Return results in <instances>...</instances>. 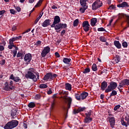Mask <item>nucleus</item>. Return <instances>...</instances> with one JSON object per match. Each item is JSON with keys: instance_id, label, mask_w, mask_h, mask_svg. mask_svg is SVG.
<instances>
[{"instance_id": "f257e3e1", "label": "nucleus", "mask_w": 129, "mask_h": 129, "mask_svg": "<svg viewBox=\"0 0 129 129\" xmlns=\"http://www.w3.org/2000/svg\"><path fill=\"white\" fill-rule=\"evenodd\" d=\"M61 19L59 16H55L54 18V21L51 25V28H54L56 32L59 33L63 29H66L68 27L67 24L60 23Z\"/></svg>"}, {"instance_id": "f03ea898", "label": "nucleus", "mask_w": 129, "mask_h": 129, "mask_svg": "<svg viewBox=\"0 0 129 129\" xmlns=\"http://www.w3.org/2000/svg\"><path fill=\"white\" fill-rule=\"evenodd\" d=\"M19 124V121L16 120H12L8 123L4 127V129H13L17 126Z\"/></svg>"}, {"instance_id": "7ed1b4c3", "label": "nucleus", "mask_w": 129, "mask_h": 129, "mask_svg": "<svg viewBox=\"0 0 129 129\" xmlns=\"http://www.w3.org/2000/svg\"><path fill=\"white\" fill-rule=\"evenodd\" d=\"M125 85H126V86H128L129 85L128 79H124L119 82V85L117 87V89L120 93H122V89L121 88H123L124 86H125Z\"/></svg>"}, {"instance_id": "20e7f679", "label": "nucleus", "mask_w": 129, "mask_h": 129, "mask_svg": "<svg viewBox=\"0 0 129 129\" xmlns=\"http://www.w3.org/2000/svg\"><path fill=\"white\" fill-rule=\"evenodd\" d=\"M117 87V84L114 81H111L108 86L107 88L105 90V93H108L110 91L115 90Z\"/></svg>"}, {"instance_id": "39448f33", "label": "nucleus", "mask_w": 129, "mask_h": 129, "mask_svg": "<svg viewBox=\"0 0 129 129\" xmlns=\"http://www.w3.org/2000/svg\"><path fill=\"white\" fill-rule=\"evenodd\" d=\"M25 78L27 79H32L34 82H36L37 81L36 76L34 74L32 73V72H31L30 71H29L27 74L25 75Z\"/></svg>"}, {"instance_id": "423d86ee", "label": "nucleus", "mask_w": 129, "mask_h": 129, "mask_svg": "<svg viewBox=\"0 0 129 129\" xmlns=\"http://www.w3.org/2000/svg\"><path fill=\"white\" fill-rule=\"evenodd\" d=\"M103 4L100 0L96 1L92 5V10H96L98 8H100L102 6Z\"/></svg>"}, {"instance_id": "0eeeda50", "label": "nucleus", "mask_w": 129, "mask_h": 129, "mask_svg": "<svg viewBox=\"0 0 129 129\" xmlns=\"http://www.w3.org/2000/svg\"><path fill=\"white\" fill-rule=\"evenodd\" d=\"M50 47L47 46L43 47V50L41 51V56L42 58L46 57V55L50 52Z\"/></svg>"}, {"instance_id": "6e6552de", "label": "nucleus", "mask_w": 129, "mask_h": 129, "mask_svg": "<svg viewBox=\"0 0 129 129\" xmlns=\"http://www.w3.org/2000/svg\"><path fill=\"white\" fill-rule=\"evenodd\" d=\"M82 27H83V30L86 32H88L90 29V24H89V21H84L82 23Z\"/></svg>"}, {"instance_id": "1a4fd4ad", "label": "nucleus", "mask_w": 129, "mask_h": 129, "mask_svg": "<svg viewBox=\"0 0 129 129\" xmlns=\"http://www.w3.org/2000/svg\"><path fill=\"white\" fill-rule=\"evenodd\" d=\"M119 15L120 18H123L127 21V24H128L127 26L125 27L124 29H123V30H126L127 28L129 27V16L124 14H119Z\"/></svg>"}, {"instance_id": "9d476101", "label": "nucleus", "mask_w": 129, "mask_h": 129, "mask_svg": "<svg viewBox=\"0 0 129 129\" xmlns=\"http://www.w3.org/2000/svg\"><path fill=\"white\" fill-rule=\"evenodd\" d=\"M24 60L28 64H29L30 63H31V61L32 60L31 53H26L24 56Z\"/></svg>"}, {"instance_id": "9b49d317", "label": "nucleus", "mask_w": 129, "mask_h": 129, "mask_svg": "<svg viewBox=\"0 0 129 129\" xmlns=\"http://www.w3.org/2000/svg\"><path fill=\"white\" fill-rule=\"evenodd\" d=\"M10 80H13V81L15 82L16 83H18L17 84H19L20 83H22V80L19 77H15L13 74L11 75Z\"/></svg>"}, {"instance_id": "f8f14e48", "label": "nucleus", "mask_w": 129, "mask_h": 129, "mask_svg": "<svg viewBox=\"0 0 129 129\" xmlns=\"http://www.w3.org/2000/svg\"><path fill=\"white\" fill-rule=\"evenodd\" d=\"M61 97L64 100L66 103H68V104H72L73 101V99L72 97L68 96L67 95L61 96Z\"/></svg>"}, {"instance_id": "ddd939ff", "label": "nucleus", "mask_w": 129, "mask_h": 129, "mask_svg": "<svg viewBox=\"0 0 129 129\" xmlns=\"http://www.w3.org/2000/svg\"><path fill=\"white\" fill-rule=\"evenodd\" d=\"M108 121L109 122L110 126L113 128L115 126V117L114 116H112V117H110L108 116Z\"/></svg>"}, {"instance_id": "4468645a", "label": "nucleus", "mask_w": 129, "mask_h": 129, "mask_svg": "<svg viewBox=\"0 0 129 129\" xmlns=\"http://www.w3.org/2000/svg\"><path fill=\"white\" fill-rule=\"evenodd\" d=\"M43 80L44 81H52V73H48L44 75V77L43 78Z\"/></svg>"}, {"instance_id": "2eb2a0df", "label": "nucleus", "mask_w": 129, "mask_h": 129, "mask_svg": "<svg viewBox=\"0 0 129 129\" xmlns=\"http://www.w3.org/2000/svg\"><path fill=\"white\" fill-rule=\"evenodd\" d=\"M62 61L64 64H68L69 66H72V60L71 58L64 57Z\"/></svg>"}, {"instance_id": "dca6fc26", "label": "nucleus", "mask_w": 129, "mask_h": 129, "mask_svg": "<svg viewBox=\"0 0 129 129\" xmlns=\"http://www.w3.org/2000/svg\"><path fill=\"white\" fill-rule=\"evenodd\" d=\"M86 110V108L85 107H79L77 110V109H74L73 111V113L76 114L77 113H79L80 112H83L84 110Z\"/></svg>"}, {"instance_id": "f3484780", "label": "nucleus", "mask_w": 129, "mask_h": 129, "mask_svg": "<svg viewBox=\"0 0 129 129\" xmlns=\"http://www.w3.org/2000/svg\"><path fill=\"white\" fill-rule=\"evenodd\" d=\"M50 22H51V20H50L49 19L45 20L44 21V22L41 24V25L43 27H48V26L50 25V24H51Z\"/></svg>"}, {"instance_id": "a211bd4d", "label": "nucleus", "mask_w": 129, "mask_h": 129, "mask_svg": "<svg viewBox=\"0 0 129 129\" xmlns=\"http://www.w3.org/2000/svg\"><path fill=\"white\" fill-rule=\"evenodd\" d=\"M14 89V86H10L7 83H6L5 86L3 87V89L6 91H10L11 90H13Z\"/></svg>"}, {"instance_id": "6ab92c4d", "label": "nucleus", "mask_w": 129, "mask_h": 129, "mask_svg": "<svg viewBox=\"0 0 129 129\" xmlns=\"http://www.w3.org/2000/svg\"><path fill=\"white\" fill-rule=\"evenodd\" d=\"M117 7L118 8H128L129 7V5L126 2H124L121 4H118Z\"/></svg>"}, {"instance_id": "aec40b11", "label": "nucleus", "mask_w": 129, "mask_h": 129, "mask_svg": "<svg viewBox=\"0 0 129 129\" xmlns=\"http://www.w3.org/2000/svg\"><path fill=\"white\" fill-rule=\"evenodd\" d=\"M108 84L107 82L104 81L102 82L101 88L102 91H104L105 89L107 87Z\"/></svg>"}, {"instance_id": "412c9836", "label": "nucleus", "mask_w": 129, "mask_h": 129, "mask_svg": "<svg viewBox=\"0 0 129 129\" xmlns=\"http://www.w3.org/2000/svg\"><path fill=\"white\" fill-rule=\"evenodd\" d=\"M113 44L117 48L120 49L121 48V44L120 43L119 41L115 40Z\"/></svg>"}, {"instance_id": "4be33fe9", "label": "nucleus", "mask_w": 129, "mask_h": 129, "mask_svg": "<svg viewBox=\"0 0 129 129\" xmlns=\"http://www.w3.org/2000/svg\"><path fill=\"white\" fill-rule=\"evenodd\" d=\"M97 23V19L96 18H93L91 19L90 24L92 26H95Z\"/></svg>"}, {"instance_id": "5701e85b", "label": "nucleus", "mask_w": 129, "mask_h": 129, "mask_svg": "<svg viewBox=\"0 0 129 129\" xmlns=\"http://www.w3.org/2000/svg\"><path fill=\"white\" fill-rule=\"evenodd\" d=\"M89 95V93L87 92H82L81 94V99L82 100H84L86 98V97Z\"/></svg>"}, {"instance_id": "b1692460", "label": "nucleus", "mask_w": 129, "mask_h": 129, "mask_svg": "<svg viewBox=\"0 0 129 129\" xmlns=\"http://www.w3.org/2000/svg\"><path fill=\"white\" fill-rule=\"evenodd\" d=\"M17 111H18V109H13L11 110V116L13 117V118H15L14 117L17 115Z\"/></svg>"}, {"instance_id": "393cba45", "label": "nucleus", "mask_w": 129, "mask_h": 129, "mask_svg": "<svg viewBox=\"0 0 129 129\" xmlns=\"http://www.w3.org/2000/svg\"><path fill=\"white\" fill-rule=\"evenodd\" d=\"M92 121H93V118H89V117H85V118L84 119V122L85 123H88V124Z\"/></svg>"}, {"instance_id": "a878e982", "label": "nucleus", "mask_w": 129, "mask_h": 129, "mask_svg": "<svg viewBox=\"0 0 129 129\" xmlns=\"http://www.w3.org/2000/svg\"><path fill=\"white\" fill-rule=\"evenodd\" d=\"M28 106L29 108H33L36 107V103L34 102H31L28 103Z\"/></svg>"}, {"instance_id": "bb28decb", "label": "nucleus", "mask_w": 129, "mask_h": 129, "mask_svg": "<svg viewBox=\"0 0 129 129\" xmlns=\"http://www.w3.org/2000/svg\"><path fill=\"white\" fill-rule=\"evenodd\" d=\"M88 8V6H84V7H83V8H81L80 9V12L82 13H84L85 12V10H87Z\"/></svg>"}, {"instance_id": "cd10ccee", "label": "nucleus", "mask_w": 129, "mask_h": 129, "mask_svg": "<svg viewBox=\"0 0 129 129\" xmlns=\"http://www.w3.org/2000/svg\"><path fill=\"white\" fill-rule=\"evenodd\" d=\"M66 90L71 91L72 85L69 83L66 84Z\"/></svg>"}, {"instance_id": "c85d7f7f", "label": "nucleus", "mask_w": 129, "mask_h": 129, "mask_svg": "<svg viewBox=\"0 0 129 129\" xmlns=\"http://www.w3.org/2000/svg\"><path fill=\"white\" fill-rule=\"evenodd\" d=\"M111 91H112V92L110 93L109 96L108 97V98H110L111 97L113 96H115L117 94L116 91H115L114 90H113Z\"/></svg>"}, {"instance_id": "c756f323", "label": "nucleus", "mask_w": 129, "mask_h": 129, "mask_svg": "<svg viewBox=\"0 0 129 129\" xmlns=\"http://www.w3.org/2000/svg\"><path fill=\"white\" fill-rule=\"evenodd\" d=\"M92 70L94 72H96L98 70L96 64L93 63L92 66Z\"/></svg>"}, {"instance_id": "7c9ffc66", "label": "nucleus", "mask_w": 129, "mask_h": 129, "mask_svg": "<svg viewBox=\"0 0 129 129\" xmlns=\"http://www.w3.org/2000/svg\"><path fill=\"white\" fill-rule=\"evenodd\" d=\"M99 40L102 42H106L107 41V38H106L104 36L100 37Z\"/></svg>"}, {"instance_id": "2f4dec72", "label": "nucleus", "mask_w": 129, "mask_h": 129, "mask_svg": "<svg viewBox=\"0 0 129 129\" xmlns=\"http://www.w3.org/2000/svg\"><path fill=\"white\" fill-rule=\"evenodd\" d=\"M80 3L82 7L87 6V3L85 2V0H80Z\"/></svg>"}, {"instance_id": "473e14b6", "label": "nucleus", "mask_w": 129, "mask_h": 129, "mask_svg": "<svg viewBox=\"0 0 129 129\" xmlns=\"http://www.w3.org/2000/svg\"><path fill=\"white\" fill-rule=\"evenodd\" d=\"M75 97H76V99L78 100V101H80L81 99V94L79 95V93H76L75 94Z\"/></svg>"}, {"instance_id": "72a5a7b5", "label": "nucleus", "mask_w": 129, "mask_h": 129, "mask_svg": "<svg viewBox=\"0 0 129 129\" xmlns=\"http://www.w3.org/2000/svg\"><path fill=\"white\" fill-rule=\"evenodd\" d=\"M79 24V19H76L73 23V26L74 27H77L78 24Z\"/></svg>"}, {"instance_id": "f704fd0d", "label": "nucleus", "mask_w": 129, "mask_h": 129, "mask_svg": "<svg viewBox=\"0 0 129 129\" xmlns=\"http://www.w3.org/2000/svg\"><path fill=\"white\" fill-rule=\"evenodd\" d=\"M43 0H39L36 5L34 6V8H37L41 6Z\"/></svg>"}, {"instance_id": "c9c22d12", "label": "nucleus", "mask_w": 129, "mask_h": 129, "mask_svg": "<svg viewBox=\"0 0 129 129\" xmlns=\"http://www.w3.org/2000/svg\"><path fill=\"white\" fill-rule=\"evenodd\" d=\"M90 72V68L88 67L84 70V72H83V73L84 74H86Z\"/></svg>"}, {"instance_id": "e433bc0d", "label": "nucleus", "mask_w": 129, "mask_h": 129, "mask_svg": "<svg viewBox=\"0 0 129 129\" xmlns=\"http://www.w3.org/2000/svg\"><path fill=\"white\" fill-rule=\"evenodd\" d=\"M42 97V95H40V94H36L35 96V99L37 100L40 99Z\"/></svg>"}, {"instance_id": "4c0bfd02", "label": "nucleus", "mask_w": 129, "mask_h": 129, "mask_svg": "<svg viewBox=\"0 0 129 129\" xmlns=\"http://www.w3.org/2000/svg\"><path fill=\"white\" fill-rule=\"evenodd\" d=\"M120 60H121V56L119 55H116V59H115L116 63H118V62L120 61Z\"/></svg>"}, {"instance_id": "58836bf2", "label": "nucleus", "mask_w": 129, "mask_h": 129, "mask_svg": "<svg viewBox=\"0 0 129 129\" xmlns=\"http://www.w3.org/2000/svg\"><path fill=\"white\" fill-rule=\"evenodd\" d=\"M47 87H48V86L46 84H40L39 85V88L40 89H45V88H46Z\"/></svg>"}, {"instance_id": "ea45409f", "label": "nucleus", "mask_w": 129, "mask_h": 129, "mask_svg": "<svg viewBox=\"0 0 129 129\" xmlns=\"http://www.w3.org/2000/svg\"><path fill=\"white\" fill-rule=\"evenodd\" d=\"M97 31L99 32H106V29L105 28H104L103 27L98 28L97 29Z\"/></svg>"}, {"instance_id": "a19ab883", "label": "nucleus", "mask_w": 129, "mask_h": 129, "mask_svg": "<svg viewBox=\"0 0 129 129\" xmlns=\"http://www.w3.org/2000/svg\"><path fill=\"white\" fill-rule=\"evenodd\" d=\"M42 15H39V17H38L34 21V24L36 25L39 21V20L42 18Z\"/></svg>"}, {"instance_id": "79ce46f5", "label": "nucleus", "mask_w": 129, "mask_h": 129, "mask_svg": "<svg viewBox=\"0 0 129 129\" xmlns=\"http://www.w3.org/2000/svg\"><path fill=\"white\" fill-rule=\"evenodd\" d=\"M22 56H24V53L19 51L17 54V57L19 58L22 57Z\"/></svg>"}, {"instance_id": "37998d69", "label": "nucleus", "mask_w": 129, "mask_h": 129, "mask_svg": "<svg viewBox=\"0 0 129 129\" xmlns=\"http://www.w3.org/2000/svg\"><path fill=\"white\" fill-rule=\"evenodd\" d=\"M116 8V6L113 5H111L109 6V7H108V9L109 10H114Z\"/></svg>"}, {"instance_id": "c03bdc74", "label": "nucleus", "mask_w": 129, "mask_h": 129, "mask_svg": "<svg viewBox=\"0 0 129 129\" xmlns=\"http://www.w3.org/2000/svg\"><path fill=\"white\" fill-rule=\"evenodd\" d=\"M121 123L122 125L125 126V127L127 126V125L126 124V122L124 120V119H121Z\"/></svg>"}, {"instance_id": "a18cd8bd", "label": "nucleus", "mask_w": 129, "mask_h": 129, "mask_svg": "<svg viewBox=\"0 0 129 129\" xmlns=\"http://www.w3.org/2000/svg\"><path fill=\"white\" fill-rule=\"evenodd\" d=\"M122 46L123 48H127L128 44L126 41H123V42L122 43Z\"/></svg>"}, {"instance_id": "49530a36", "label": "nucleus", "mask_w": 129, "mask_h": 129, "mask_svg": "<svg viewBox=\"0 0 129 129\" xmlns=\"http://www.w3.org/2000/svg\"><path fill=\"white\" fill-rule=\"evenodd\" d=\"M22 36L20 35L18 37H13V40L14 41H17V40H22Z\"/></svg>"}, {"instance_id": "de8ad7c7", "label": "nucleus", "mask_w": 129, "mask_h": 129, "mask_svg": "<svg viewBox=\"0 0 129 129\" xmlns=\"http://www.w3.org/2000/svg\"><path fill=\"white\" fill-rule=\"evenodd\" d=\"M92 112L91 110H90L89 112L86 113L85 114L86 115V117H89V118H91L90 116L91 115Z\"/></svg>"}, {"instance_id": "09e8293b", "label": "nucleus", "mask_w": 129, "mask_h": 129, "mask_svg": "<svg viewBox=\"0 0 129 129\" xmlns=\"http://www.w3.org/2000/svg\"><path fill=\"white\" fill-rule=\"evenodd\" d=\"M121 107L120 105L118 104L116 105V106H115L113 108L114 111H116L118 109H119V108H120V107Z\"/></svg>"}, {"instance_id": "8fccbe9b", "label": "nucleus", "mask_w": 129, "mask_h": 129, "mask_svg": "<svg viewBox=\"0 0 129 129\" xmlns=\"http://www.w3.org/2000/svg\"><path fill=\"white\" fill-rule=\"evenodd\" d=\"M14 8L18 13L21 12V7L20 6H14Z\"/></svg>"}, {"instance_id": "3c124183", "label": "nucleus", "mask_w": 129, "mask_h": 129, "mask_svg": "<svg viewBox=\"0 0 129 129\" xmlns=\"http://www.w3.org/2000/svg\"><path fill=\"white\" fill-rule=\"evenodd\" d=\"M51 78H52V81H53V78H56L57 77H58V75L56 74H53L52 73H51Z\"/></svg>"}, {"instance_id": "603ef678", "label": "nucleus", "mask_w": 129, "mask_h": 129, "mask_svg": "<svg viewBox=\"0 0 129 129\" xmlns=\"http://www.w3.org/2000/svg\"><path fill=\"white\" fill-rule=\"evenodd\" d=\"M66 30L65 29H63L60 32V36H63L66 34Z\"/></svg>"}, {"instance_id": "864d4df0", "label": "nucleus", "mask_w": 129, "mask_h": 129, "mask_svg": "<svg viewBox=\"0 0 129 129\" xmlns=\"http://www.w3.org/2000/svg\"><path fill=\"white\" fill-rule=\"evenodd\" d=\"M15 41L13 40V38H11L10 40H9V44L10 45H13L14 44V42Z\"/></svg>"}, {"instance_id": "5fc2aeb1", "label": "nucleus", "mask_w": 129, "mask_h": 129, "mask_svg": "<svg viewBox=\"0 0 129 129\" xmlns=\"http://www.w3.org/2000/svg\"><path fill=\"white\" fill-rule=\"evenodd\" d=\"M6 64V60L3 59L2 60L0 61V64L4 66Z\"/></svg>"}, {"instance_id": "6e6d98bb", "label": "nucleus", "mask_w": 129, "mask_h": 129, "mask_svg": "<svg viewBox=\"0 0 129 129\" xmlns=\"http://www.w3.org/2000/svg\"><path fill=\"white\" fill-rule=\"evenodd\" d=\"M10 13L13 14V15H15L16 13V11L14 9H10Z\"/></svg>"}, {"instance_id": "4d7b16f0", "label": "nucleus", "mask_w": 129, "mask_h": 129, "mask_svg": "<svg viewBox=\"0 0 129 129\" xmlns=\"http://www.w3.org/2000/svg\"><path fill=\"white\" fill-rule=\"evenodd\" d=\"M13 57L14 58L16 57V55L17 53V51L16 50H13Z\"/></svg>"}, {"instance_id": "13d9d810", "label": "nucleus", "mask_w": 129, "mask_h": 129, "mask_svg": "<svg viewBox=\"0 0 129 129\" xmlns=\"http://www.w3.org/2000/svg\"><path fill=\"white\" fill-rule=\"evenodd\" d=\"M54 55H55V57L57 58H59L60 57V55L58 52H55V53H54Z\"/></svg>"}, {"instance_id": "bf43d9fd", "label": "nucleus", "mask_w": 129, "mask_h": 129, "mask_svg": "<svg viewBox=\"0 0 129 129\" xmlns=\"http://www.w3.org/2000/svg\"><path fill=\"white\" fill-rule=\"evenodd\" d=\"M6 12V10H4L0 11V15H4Z\"/></svg>"}, {"instance_id": "052dcab7", "label": "nucleus", "mask_w": 129, "mask_h": 129, "mask_svg": "<svg viewBox=\"0 0 129 129\" xmlns=\"http://www.w3.org/2000/svg\"><path fill=\"white\" fill-rule=\"evenodd\" d=\"M41 44V41H40V40H38L36 43V45L37 46H40V45Z\"/></svg>"}, {"instance_id": "680f3d73", "label": "nucleus", "mask_w": 129, "mask_h": 129, "mask_svg": "<svg viewBox=\"0 0 129 129\" xmlns=\"http://www.w3.org/2000/svg\"><path fill=\"white\" fill-rule=\"evenodd\" d=\"M31 30V29L29 28V29H27V30H26L25 32H23V34H26L27 33H28L29 32H30Z\"/></svg>"}, {"instance_id": "e2e57ef3", "label": "nucleus", "mask_w": 129, "mask_h": 129, "mask_svg": "<svg viewBox=\"0 0 129 129\" xmlns=\"http://www.w3.org/2000/svg\"><path fill=\"white\" fill-rule=\"evenodd\" d=\"M52 93V89H49V90L47 92V94L48 95H50Z\"/></svg>"}, {"instance_id": "0e129e2a", "label": "nucleus", "mask_w": 129, "mask_h": 129, "mask_svg": "<svg viewBox=\"0 0 129 129\" xmlns=\"http://www.w3.org/2000/svg\"><path fill=\"white\" fill-rule=\"evenodd\" d=\"M5 47L3 45H0V51L4 50Z\"/></svg>"}, {"instance_id": "69168bd1", "label": "nucleus", "mask_w": 129, "mask_h": 129, "mask_svg": "<svg viewBox=\"0 0 129 129\" xmlns=\"http://www.w3.org/2000/svg\"><path fill=\"white\" fill-rule=\"evenodd\" d=\"M113 21V19H111L109 23H108L107 26H110L111 25V23Z\"/></svg>"}, {"instance_id": "338daca9", "label": "nucleus", "mask_w": 129, "mask_h": 129, "mask_svg": "<svg viewBox=\"0 0 129 129\" xmlns=\"http://www.w3.org/2000/svg\"><path fill=\"white\" fill-rule=\"evenodd\" d=\"M125 120L127 121V124L129 125V118H127V117H125Z\"/></svg>"}, {"instance_id": "774afa93", "label": "nucleus", "mask_w": 129, "mask_h": 129, "mask_svg": "<svg viewBox=\"0 0 129 129\" xmlns=\"http://www.w3.org/2000/svg\"><path fill=\"white\" fill-rule=\"evenodd\" d=\"M16 29H17V27H16V26H13L12 27V30H13V31H15L16 30Z\"/></svg>"}]
</instances>
